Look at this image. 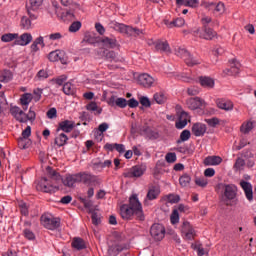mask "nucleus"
I'll return each mask as SVG.
<instances>
[{"mask_svg": "<svg viewBox=\"0 0 256 256\" xmlns=\"http://www.w3.org/2000/svg\"><path fill=\"white\" fill-rule=\"evenodd\" d=\"M120 215L125 221H129L133 215H136L139 221H145V214L143 213V205L139 201L137 194H132L129 198V205L123 204L120 207Z\"/></svg>", "mask_w": 256, "mask_h": 256, "instance_id": "f257e3e1", "label": "nucleus"}, {"mask_svg": "<svg viewBox=\"0 0 256 256\" xmlns=\"http://www.w3.org/2000/svg\"><path fill=\"white\" fill-rule=\"evenodd\" d=\"M46 175L51 179V181H62L63 185L65 187L73 188L75 187L76 183H79V175L78 173L76 174H67L65 178H61V175L55 171L51 166H47L46 168Z\"/></svg>", "mask_w": 256, "mask_h": 256, "instance_id": "f03ea898", "label": "nucleus"}, {"mask_svg": "<svg viewBox=\"0 0 256 256\" xmlns=\"http://www.w3.org/2000/svg\"><path fill=\"white\" fill-rule=\"evenodd\" d=\"M37 191H42L43 193H55L59 191V187L53 183L47 177H43L39 180L36 185Z\"/></svg>", "mask_w": 256, "mask_h": 256, "instance_id": "7ed1b4c3", "label": "nucleus"}, {"mask_svg": "<svg viewBox=\"0 0 256 256\" xmlns=\"http://www.w3.org/2000/svg\"><path fill=\"white\" fill-rule=\"evenodd\" d=\"M41 223L46 229H49L50 231H55V229H59V227L61 226V219L49 215H42Z\"/></svg>", "mask_w": 256, "mask_h": 256, "instance_id": "20e7f679", "label": "nucleus"}, {"mask_svg": "<svg viewBox=\"0 0 256 256\" xmlns=\"http://www.w3.org/2000/svg\"><path fill=\"white\" fill-rule=\"evenodd\" d=\"M202 7L208 9L209 11H213V14L216 17H221L223 13H225V3L223 2H202Z\"/></svg>", "mask_w": 256, "mask_h": 256, "instance_id": "39448f33", "label": "nucleus"}, {"mask_svg": "<svg viewBox=\"0 0 256 256\" xmlns=\"http://www.w3.org/2000/svg\"><path fill=\"white\" fill-rule=\"evenodd\" d=\"M194 33L198 35L200 39H205L206 41H213V39H217V32L209 26L197 29Z\"/></svg>", "mask_w": 256, "mask_h": 256, "instance_id": "423d86ee", "label": "nucleus"}, {"mask_svg": "<svg viewBox=\"0 0 256 256\" xmlns=\"http://www.w3.org/2000/svg\"><path fill=\"white\" fill-rule=\"evenodd\" d=\"M41 5H43V0H29L26 4L27 13L32 21L37 19V11H39Z\"/></svg>", "mask_w": 256, "mask_h": 256, "instance_id": "0eeeda50", "label": "nucleus"}, {"mask_svg": "<svg viewBox=\"0 0 256 256\" xmlns=\"http://www.w3.org/2000/svg\"><path fill=\"white\" fill-rule=\"evenodd\" d=\"M182 237L186 239V241H193L195 237H197V231L188 221H184L181 228Z\"/></svg>", "mask_w": 256, "mask_h": 256, "instance_id": "6e6552de", "label": "nucleus"}, {"mask_svg": "<svg viewBox=\"0 0 256 256\" xmlns=\"http://www.w3.org/2000/svg\"><path fill=\"white\" fill-rule=\"evenodd\" d=\"M78 183H83L84 185L91 187V186L97 185L99 183V178H97V176H95L91 173L79 172L78 173Z\"/></svg>", "mask_w": 256, "mask_h": 256, "instance_id": "1a4fd4ad", "label": "nucleus"}, {"mask_svg": "<svg viewBox=\"0 0 256 256\" xmlns=\"http://www.w3.org/2000/svg\"><path fill=\"white\" fill-rule=\"evenodd\" d=\"M145 166L136 165L132 168L126 169L123 173V177L126 179H133L137 177H142L145 174Z\"/></svg>", "mask_w": 256, "mask_h": 256, "instance_id": "9d476101", "label": "nucleus"}, {"mask_svg": "<svg viewBox=\"0 0 256 256\" xmlns=\"http://www.w3.org/2000/svg\"><path fill=\"white\" fill-rule=\"evenodd\" d=\"M125 249H129V246L120 240H114L109 243L108 253L109 255L115 256L119 255L121 251H125Z\"/></svg>", "mask_w": 256, "mask_h": 256, "instance_id": "9b49d317", "label": "nucleus"}, {"mask_svg": "<svg viewBox=\"0 0 256 256\" xmlns=\"http://www.w3.org/2000/svg\"><path fill=\"white\" fill-rule=\"evenodd\" d=\"M150 234L155 241H161L165 237V226L160 223H155L150 228Z\"/></svg>", "mask_w": 256, "mask_h": 256, "instance_id": "f8f14e48", "label": "nucleus"}, {"mask_svg": "<svg viewBox=\"0 0 256 256\" xmlns=\"http://www.w3.org/2000/svg\"><path fill=\"white\" fill-rule=\"evenodd\" d=\"M137 83L141 85V87H145V89H151L155 84V78L147 73H142L138 75Z\"/></svg>", "mask_w": 256, "mask_h": 256, "instance_id": "ddd939ff", "label": "nucleus"}, {"mask_svg": "<svg viewBox=\"0 0 256 256\" xmlns=\"http://www.w3.org/2000/svg\"><path fill=\"white\" fill-rule=\"evenodd\" d=\"M225 201H233L237 197V187L234 184L224 185Z\"/></svg>", "mask_w": 256, "mask_h": 256, "instance_id": "4468645a", "label": "nucleus"}, {"mask_svg": "<svg viewBox=\"0 0 256 256\" xmlns=\"http://www.w3.org/2000/svg\"><path fill=\"white\" fill-rule=\"evenodd\" d=\"M32 41L33 35H31V33L29 32H26L16 38V40L14 41V45H19L20 47H27V45H29V43H31Z\"/></svg>", "mask_w": 256, "mask_h": 256, "instance_id": "2eb2a0df", "label": "nucleus"}, {"mask_svg": "<svg viewBox=\"0 0 256 256\" xmlns=\"http://www.w3.org/2000/svg\"><path fill=\"white\" fill-rule=\"evenodd\" d=\"M216 105L218 109H222V111H233L234 104L231 100L219 98L216 100Z\"/></svg>", "mask_w": 256, "mask_h": 256, "instance_id": "dca6fc26", "label": "nucleus"}, {"mask_svg": "<svg viewBox=\"0 0 256 256\" xmlns=\"http://www.w3.org/2000/svg\"><path fill=\"white\" fill-rule=\"evenodd\" d=\"M240 186L245 193L246 199H248L249 201H253V186L251 185V183L245 180H241Z\"/></svg>", "mask_w": 256, "mask_h": 256, "instance_id": "f3484780", "label": "nucleus"}, {"mask_svg": "<svg viewBox=\"0 0 256 256\" xmlns=\"http://www.w3.org/2000/svg\"><path fill=\"white\" fill-rule=\"evenodd\" d=\"M186 105L188 109L195 111L197 109H201V107L203 106V100L199 97L189 98L186 100Z\"/></svg>", "mask_w": 256, "mask_h": 256, "instance_id": "a211bd4d", "label": "nucleus"}, {"mask_svg": "<svg viewBox=\"0 0 256 256\" xmlns=\"http://www.w3.org/2000/svg\"><path fill=\"white\" fill-rule=\"evenodd\" d=\"M75 129V122L71 120H64L59 123L57 131H64V133H71Z\"/></svg>", "mask_w": 256, "mask_h": 256, "instance_id": "6ab92c4d", "label": "nucleus"}, {"mask_svg": "<svg viewBox=\"0 0 256 256\" xmlns=\"http://www.w3.org/2000/svg\"><path fill=\"white\" fill-rule=\"evenodd\" d=\"M221 163H223V158L220 156H207L203 161L206 167H215L221 165Z\"/></svg>", "mask_w": 256, "mask_h": 256, "instance_id": "aec40b11", "label": "nucleus"}, {"mask_svg": "<svg viewBox=\"0 0 256 256\" xmlns=\"http://www.w3.org/2000/svg\"><path fill=\"white\" fill-rule=\"evenodd\" d=\"M192 133L195 137H203L207 133V126L203 123H195L192 126Z\"/></svg>", "mask_w": 256, "mask_h": 256, "instance_id": "412c9836", "label": "nucleus"}, {"mask_svg": "<svg viewBox=\"0 0 256 256\" xmlns=\"http://www.w3.org/2000/svg\"><path fill=\"white\" fill-rule=\"evenodd\" d=\"M10 114L16 121H19V123H23L25 119L23 118L25 115V112L19 108V106H11L10 107Z\"/></svg>", "mask_w": 256, "mask_h": 256, "instance_id": "4be33fe9", "label": "nucleus"}, {"mask_svg": "<svg viewBox=\"0 0 256 256\" xmlns=\"http://www.w3.org/2000/svg\"><path fill=\"white\" fill-rule=\"evenodd\" d=\"M189 121V114L182 111L179 115L178 121L176 122V129H185L187 122Z\"/></svg>", "mask_w": 256, "mask_h": 256, "instance_id": "5701e85b", "label": "nucleus"}, {"mask_svg": "<svg viewBox=\"0 0 256 256\" xmlns=\"http://www.w3.org/2000/svg\"><path fill=\"white\" fill-rule=\"evenodd\" d=\"M231 68H226L223 73L225 75H239V69L241 67V64L237 62L236 60L230 61Z\"/></svg>", "mask_w": 256, "mask_h": 256, "instance_id": "b1692460", "label": "nucleus"}, {"mask_svg": "<svg viewBox=\"0 0 256 256\" xmlns=\"http://www.w3.org/2000/svg\"><path fill=\"white\" fill-rule=\"evenodd\" d=\"M199 83L201 87L206 89H213L215 87V80L209 76H200Z\"/></svg>", "mask_w": 256, "mask_h": 256, "instance_id": "393cba45", "label": "nucleus"}, {"mask_svg": "<svg viewBox=\"0 0 256 256\" xmlns=\"http://www.w3.org/2000/svg\"><path fill=\"white\" fill-rule=\"evenodd\" d=\"M159 195H161V188H159V186H151L148 189L146 199H148V201H155Z\"/></svg>", "mask_w": 256, "mask_h": 256, "instance_id": "a878e982", "label": "nucleus"}, {"mask_svg": "<svg viewBox=\"0 0 256 256\" xmlns=\"http://www.w3.org/2000/svg\"><path fill=\"white\" fill-rule=\"evenodd\" d=\"M108 25H109L110 29H113L114 31H118V33H122L123 35H126V33H127L128 25L119 23L117 21H110Z\"/></svg>", "mask_w": 256, "mask_h": 256, "instance_id": "bb28decb", "label": "nucleus"}, {"mask_svg": "<svg viewBox=\"0 0 256 256\" xmlns=\"http://www.w3.org/2000/svg\"><path fill=\"white\" fill-rule=\"evenodd\" d=\"M155 49L160 53H171V47L169 46V42L158 40L155 42Z\"/></svg>", "mask_w": 256, "mask_h": 256, "instance_id": "cd10ccee", "label": "nucleus"}, {"mask_svg": "<svg viewBox=\"0 0 256 256\" xmlns=\"http://www.w3.org/2000/svg\"><path fill=\"white\" fill-rule=\"evenodd\" d=\"M49 61L55 62V61H61L63 65H65L67 62L63 60V51L61 50H55L49 53L48 55Z\"/></svg>", "mask_w": 256, "mask_h": 256, "instance_id": "c85d7f7f", "label": "nucleus"}, {"mask_svg": "<svg viewBox=\"0 0 256 256\" xmlns=\"http://www.w3.org/2000/svg\"><path fill=\"white\" fill-rule=\"evenodd\" d=\"M72 247L73 249H76V251H81L86 249L87 245L85 244V240H83V238L75 237L72 240Z\"/></svg>", "mask_w": 256, "mask_h": 256, "instance_id": "c756f323", "label": "nucleus"}, {"mask_svg": "<svg viewBox=\"0 0 256 256\" xmlns=\"http://www.w3.org/2000/svg\"><path fill=\"white\" fill-rule=\"evenodd\" d=\"M101 43H103V45L105 47H109V49H115V47H117L118 43H117V38H115V36L112 37H104L101 40Z\"/></svg>", "mask_w": 256, "mask_h": 256, "instance_id": "7c9ffc66", "label": "nucleus"}, {"mask_svg": "<svg viewBox=\"0 0 256 256\" xmlns=\"http://www.w3.org/2000/svg\"><path fill=\"white\" fill-rule=\"evenodd\" d=\"M33 100V94L31 93H24L20 98V103L23 105L24 111H27L29 107V103Z\"/></svg>", "mask_w": 256, "mask_h": 256, "instance_id": "2f4dec72", "label": "nucleus"}, {"mask_svg": "<svg viewBox=\"0 0 256 256\" xmlns=\"http://www.w3.org/2000/svg\"><path fill=\"white\" fill-rule=\"evenodd\" d=\"M184 62L188 67H193L194 65H201V58L195 57L189 53V56L184 59Z\"/></svg>", "mask_w": 256, "mask_h": 256, "instance_id": "473e14b6", "label": "nucleus"}, {"mask_svg": "<svg viewBox=\"0 0 256 256\" xmlns=\"http://www.w3.org/2000/svg\"><path fill=\"white\" fill-rule=\"evenodd\" d=\"M13 80V72L11 70H3L0 72V83H9Z\"/></svg>", "mask_w": 256, "mask_h": 256, "instance_id": "72a5a7b5", "label": "nucleus"}, {"mask_svg": "<svg viewBox=\"0 0 256 256\" xmlns=\"http://www.w3.org/2000/svg\"><path fill=\"white\" fill-rule=\"evenodd\" d=\"M254 127H255V122L246 121L241 125L240 131L241 133H244V135H247L248 133H251V131H253Z\"/></svg>", "mask_w": 256, "mask_h": 256, "instance_id": "f704fd0d", "label": "nucleus"}, {"mask_svg": "<svg viewBox=\"0 0 256 256\" xmlns=\"http://www.w3.org/2000/svg\"><path fill=\"white\" fill-rule=\"evenodd\" d=\"M67 141H69V137H67L65 133H60L55 138V145H57V147H63L67 145Z\"/></svg>", "mask_w": 256, "mask_h": 256, "instance_id": "c9c22d12", "label": "nucleus"}, {"mask_svg": "<svg viewBox=\"0 0 256 256\" xmlns=\"http://www.w3.org/2000/svg\"><path fill=\"white\" fill-rule=\"evenodd\" d=\"M176 5H183L184 7H191L194 9L199 5V0H176Z\"/></svg>", "mask_w": 256, "mask_h": 256, "instance_id": "e433bc0d", "label": "nucleus"}, {"mask_svg": "<svg viewBox=\"0 0 256 256\" xmlns=\"http://www.w3.org/2000/svg\"><path fill=\"white\" fill-rule=\"evenodd\" d=\"M126 35H128L129 37H139L143 35V30L139 28H133L128 25L126 28Z\"/></svg>", "mask_w": 256, "mask_h": 256, "instance_id": "4c0bfd02", "label": "nucleus"}, {"mask_svg": "<svg viewBox=\"0 0 256 256\" xmlns=\"http://www.w3.org/2000/svg\"><path fill=\"white\" fill-rule=\"evenodd\" d=\"M19 34L17 33H7L1 36V41L3 43H11V41H17Z\"/></svg>", "mask_w": 256, "mask_h": 256, "instance_id": "58836bf2", "label": "nucleus"}, {"mask_svg": "<svg viewBox=\"0 0 256 256\" xmlns=\"http://www.w3.org/2000/svg\"><path fill=\"white\" fill-rule=\"evenodd\" d=\"M62 89L65 95H75V86L71 82L65 83Z\"/></svg>", "mask_w": 256, "mask_h": 256, "instance_id": "ea45409f", "label": "nucleus"}, {"mask_svg": "<svg viewBox=\"0 0 256 256\" xmlns=\"http://www.w3.org/2000/svg\"><path fill=\"white\" fill-rule=\"evenodd\" d=\"M36 117H37V114L35 113V111H33V108H30L27 114L24 113V116H23L24 121H22V123H27L28 121H35Z\"/></svg>", "mask_w": 256, "mask_h": 256, "instance_id": "a19ab883", "label": "nucleus"}, {"mask_svg": "<svg viewBox=\"0 0 256 256\" xmlns=\"http://www.w3.org/2000/svg\"><path fill=\"white\" fill-rule=\"evenodd\" d=\"M112 164L113 162H111V160H105L104 162L94 163V169H98V171H103L105 167H111Z\"/></svg>", "mask_w": 256, "mask_h": 256, "instance_id": "79ce46f5", "label": "nucleus"}, {"mask_svg": "<svg viewBox=\"0 0 256 256\" xmlns=\"http://www.w3.org/2000/svg\"><path fill=\"white\" fill-rule=\"evenodd\" d=\"M191 183V176L189 174H184L179 178V184L181 187H189Z\"/></svg>", "mask_w": 256, "mask_h": 256, "instance_id": "37998d69", "label": "nucleus"}, {"mask_svg": "<svg viewBox=\"0 0 256 256\" xmlns=\"http://www.w3.org/2000/svg\"><path fill=\"white\" fill-rule=\"evenodd\" d=\"M154 101L158 103V105H163L165 101H167V96H165V93L163 92H158L154 94Z\"/></svg>", "mask_w": 256, "mask_h": 256, "instance_id": "c03bdc74", "label": "nucleus"}, {"mask_svg": "<svg viewBox=\"0 0 256 256\" xmlns=\"http://www.w3.org/2000/svg\"><path fill=\"white\" fill-rule=\"evenodd\" d=\"M43 95V89L36 88L33 90L32 99L35 101V103L41 101V97Z\"/></svg>", "mask_w": 256, "mask_h": 256, "instance_id": "a18cd8bd", "label": "nucleus"}, {"mask_svg": "<svg viewBox=\"0 0 256 256\" xmlns=\"http://www.w3.org/2000/svg\"><path fill=\"white\" fill-rule=\"evenodd\" d=\"M21 27L22 29L29 31V29H31V19H29L27 16H23L21 18Z\"/></svg>", "mask_w": 256, "mask_h": 256, "instance_id": "49530a36", "label": "nucleus"}, {"mask_svg": "<svg viewBox=\"0 0 256 256\" xmlns=\"http://www.w3.org/2000/svg\"><path fill=\"white\" fill-rule=\"evenodd\" d=\"M175 55H177V57H181V59H187V57H189V51H187L185 48H178L175 50Z\"/></svg>", "mask_w": 256, "mask_h": 256, "instance_id": "de8ad7c7", "label": "nucleus"}, {"mask_svg": "<svg viewBox=\"0 0 256 256\" xmlns=\"http://www.w3.org/2000/svg\"><path fill=\"white\" fill-rule=\"evenodd\" d=\"M191 139V131L184 130L180 134V140L177 141V143H183L185 141H189Z\"/></svg>", "mask_w": 256, "mask_h": 256, "instance_id": "09e8293b", "label": "nucleus"}, {"mask_svg": "<svg viewBox=\"0 0 256 256\" xmlns=\"http://www.w3.org/2000/svg\"><path fill=\"white\" fill-rule=\"evenodd\" d=\"M61 19L64 21H73L75 19V13L72 11H65L61 14Z\"/></svg>", "mask_w": 256, "mask_h": 256, "instance_id": "8fccbe9b", "label": "nucleus"}, {"mask_svg": "<svg viewBox=\"0 0 256 256\" xmlns=\"http://www.w3.org/2000/svg\"><path fill=\"white\" fill-rule=\"evenodd\" d=\"M170 221L172 225H177L179 223V210L174 209L170 215Z\"/></svg>", "mask_w": 256, "mask_h": 256, "instance_id": "3c124183", "label": "nucleus"}, {"mask_svg": "<svg viewBox=\"0 0 256 256\" xmlns=\"http://www.w3.org/2000/svg\"><path fill=\"white\" fill-rule=\"evenodd\" d=\"M48 78H49V73L46 70H40L36 75L37 81H45V79H48Z\"/></svg>", "mask_w": 256, "mask_h": 256, "instance_id": "603ef678", "label": "nucleus"}, {"mask_svg": "<svg viewBox=\"0 0 256 256\" xmlns=\"http://www.w3.org/2000/svg\"><path fill=\"white\" fill-rule=\"evenodd\" d=\"M19 208L21 211V215H24V217H27L29 215V207L27 206V203L19 202Z\"/></svg>", "mask_w": 256, "mask_h": 256, "instance_id": "864d4df0", "label": "nucleus"}, {"mask_svg": "<svg viewBox=\"0 0 256 256\" xmlns=\"http://www.w3.org/2000/svg\"><path fill=\"white\" fill-rule=\"evenodd\" d=\"M209 181L205 177H198L195 179V184L198 185V187H207Z\"/></svg>", "mask_w": 256, "mask_h": 256, "instance_id": "5fc2aeb1", "label": "nucleus"}, {"mask_svg": "<svg viewBox=\"0 0 256 256\" xmlns=\"http://www.w3.org/2000/svg\"><path fill=\"white\" fill-rule=\"evenodd\" d=\"M79 29H81L80 21L73 22L69 27L70 33H77V31H79Z\"/></svg>", "mask_w": 256, "mask_h": 256, "instance_id": "6e6d98bb", "label": "nucleus"}, {"mask_svg": "<svg viewBox=\"0 0 256 256\" xmlns=\"http://www.w3.org/2000/svg\"><path fill=\"white\" fill-rule=\"evenodd\" d=\"M183 25H185V19L177 18L170 23L169 27H183Z\"/></svg>", "mask_w": 256, "mask_h": 256, "instance_id": "4d7b16f0", "label": "nucleus"}, {"mask_svg": "<svg viewBox=\"0 0 256 256\" xmlns=\"http://www.w3.org/2000/svg\"><path fill=\"white\" fill-rule=\"evenodd\" d=\"M139 102L142 107H146V108L151 107V100H149V97L147 96L140 97Z\"/></svg>", "mask_w": 256, "mask_h": 256, "instance_id": "13d9d810", "label": "nucleus"}, {"mask_svg": "<svg viewBox=\"0 0 256 256\" xmlns=\"http://www.w3.org/2000/svg\"><path fill=\"white\" fill-rule=\"evenodd\" d=\"M142 135H145L147 139H153L155 137V132L151 128L146 127L142 130Z\"/></svg>", "mask_w": 256, "mask_h": 256, "instance_id": "bf43d9fd", "label": "nucleus"}, {"mask_svg": "<svg viewBox=\"0 0 256 256\" xmlns=\"http://www.w3.org/2000/svg\"><path fill=\"white\" fill-rule=\"evenodd\" d=\"M165 159L167 163H175L177 161V154L175 152H169L166 154Z\"/></svg>", "mask_w": 256, "mask_h": 256, "instance_id": "052dcab7", "label": "nucleus"}, {"mask_svg": "<svg viewBox=\"0 0 256 256\" xmlns=\"http://www.w3.org/2000/svg\"><path fill=\"white\" fill-rule=\"evenodd\" d=\"M168 203H179L181 201V197L177 194H169L167 196Z\"/></svg>", "mask_w": 256, "mask_h": 256, "instance_id": "680f3d73", "label": "nucleus"}, {"mask_svg": "<svg viewBox=\"0 0 256 256\" xmlns=\"http://www.w3.org/2000/svg\"><path fill=\"white\" fill-rule=\"evenodd\" d=\"M192 249L197 251L198 256L205 255V249L203 247H201V244H192Z\"/></svg>", "mask_w": 256, "mask_h": 256, "instance_id": "e2e57ef3", "label": "nucleus"}, {"mask_svg": "<svg viewBox=\"0 0 256 256\" xmlns=\"http://www.w3.org/2000/svg\"><path fill=\"white\" fill-rule=\"evenodd\" d=\"M48 39L50 41H59L60 39H63V34H61V32H55L48 35Z\"/></svg>", "mask_w": 256, "mask_h": 256, "instance_id": "0e129e2a", "label": "nucleus"}, {"mask_svg": "<svg viewBox=\"0 0 256 256\" xmlns=\"http://www.w3.org/2000/svg\"><path fill=\"white\" fill-rule=\"evenodd\" d=\"M105 57L107 61H116L117 53H115V51H108V52H105Z\"/></svg>", "mask_w": 256, "mask_h": 256, "instance_id": "69168bd1", "label": "nucleus"}, {"mask_svg": "<svg viewBox=\"0 0 256 256\" xmlns=\"http://www.w3.org/2000/svg\"><path fill=\"white\" fill-rule=\"evenodd\" d=\"M116 106L120 107V109H125V107H127V99L117 98L116 99Z\"/></svg>", "mask_w": 256, "mask_h": 256, "instance_id": "338daca9", "label": "nucleus"}, {"mask_svg": "<svg viewBox=\"0 0 256 256\" xmlns=\"http://www.w3.org/2000/svg\"><path fill=\"white\" fill-rule=\"evenodd\" d=\"M46 115L48 119H57V108H50Z\"/></svg>", "mask_w": 256, "mask_h": 256, "instance_id": "774afa93", "label": "nucleus"}]
</instances>
